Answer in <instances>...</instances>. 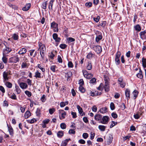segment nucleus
Instances as JSON below:
<instances>
[{
  "mask_svg": "<svg viewBox=\"0 0 146 146\" xmlns=\"http://www.w3.org/2000/svg\"><path fill=\"white\" fill-rule=\"evenodd\" d=\"M39 48L38 50L40 51V54L42 57L44 56V52L46 50V48L45 46L41 43H38Z\"/></svg>",
  "mask_w": 146,
  "mask_h": 146,
  "instance_id": "f257e3e1",
  "label": "nucleus"
},
{
  "mask_svg": "<svg viewBox=\"0 0 146 146\" xmlns=\"http://www.w3.org/2000/svg\"><path fill=\"white\" fill-rule=\"evenodd\" d=\"M92 48L97 54L100 53L102 51V48L101 46L99 45L93 46Z\"/></svg>",
  "mask_w": 146,
  "mask_h": 146,
  "instance_id": "f03ea898",
  "label": "nucleus"
},
{
  "mask_svg": "<svg viewBox=\"0 0 146 146\" xmlns=\"http://www.w3.org/2000/svg\"><path fill=\"white\" fill-rule=\"evenodd\" d=\"M58 113L59 114V117L60 119H63L65 118V116L66 115V112L63 110H59Z\"/></svg>",
  "mask_w": 146,
  "mask_h": 146,
  "instance_id": "7ed1b4c3",
  "label": "nucleus"
},
{
  "mask_svg": "<svg viewBox=\"0 0 146 146\" xmlns=\"http://www.w3.org/2000/svg\"><path fill=\"white\" fill-rule=\"evenodd\" d=\"M117 81L118 83L120 85V86L122 88H124L125 86V83L123 80V78L122 77H120L118 78Z\"/></svg>",
  "mask_w": 146,
  "mask_h": 146,
  "instance_id": "20e7f679",
  "label": "nucleus"
},
{
  "mask_svg": "<svg viewBox=\"0 0 146 146\" xmlns=\"http://www.w3.org/2000/svg\"><path fill=\"white\" fill-rule=\"evenodd\" d=\"M82 72L84 76L88 79H90L93 76V75L91 73H88L86 70H83Z\"/></svg>",
  "mask_w": 146,
  "mask_h": 146,
  "instance_id": "39448f33",
  "label": "nucleus"
},
{
  "mask_svg": "<svg viewBox=\"0 0 146 146\" xmlns=\"http://www.w3.org/2000/svg\"><path fill=\"white\" fill-rule=\"evenodd\" d=\"M110 118L108 116H104L102 118V120L100 121V123L103 124H107Z\"/></svg>",
  "mask_w": 146,
  "mask_h": 146,
  "instance_id": "423d86ee",
  "label": "nucleus"
},
{
  "mask_svg": "<svg viewBox=\"0 0 146 146\" xmlns=\"http://www.w3.org/2000/svg\"><path fill=\"white\" fill-rule=\"evenodd\" d=\"M8 73L6 71H4L3 72V82L8 81L10 78V77L8 76Z\"/></svg>",
  "mask_w": 146,
  "mask_h": 146,
  "instance_id": "0eeeda50",
  "label": "nucleus"
},
{
  "mask_svg": "<svg viewBox=\"0 0 146 146\" xmlns=\"http://www.w3.org/2000/svg\"><path fill=\"white\" fill-rule=\"evenodd\" d=\"M5 46V48L3 50V55H5L6 54H9L11 51L12 49L9 47H7L4 44Z\"/></svg>",
  "mask_w": 146,
  "mask_h": 146,
  "instance_id": "6e6552de",
  "label": "nucleus"
},
{
  "mask_svg": "<svg viewBox=\"0 0 146 146\" xmlns=\"http://www.w3.org/2000/svg\"><path fill=\"white\" fill-rule=\"evenodd\" d=\"M19 59L17 56H14L10 58L9 62L16 63L19 62Z\"/></svg>",
  "mask_w": 146,
  "mask_h": 146,
  "instance_id": "1a4fd4ad",
  "label": "nucleus"
},
{
  "mask_svg": "<svg viewBox=\"0 0 146 146\" xmlns=\"http://www.w3.org/2000/svg\"><path fill=\"white\" fill-rule=\"evenodd\" d=\"M102 38V33L99 32H98V34H96V41L98 43L99 41L101 40Z\"/></svg>",
  "mask_w": 146,
  "mask_h": 146,
  "instance_id": "9d476101",
  "label": "nucleus"
},
{
  "mask_svg": "<svg viewBox=\"0 0 146 146\" xmlns=\"http://www.w3.org/2000/svg\"><path fill=\"white\" fill-rule=\"evenodd\" d=\"M113 137L110 134L106 138V143L108 145H109L112 142Z\"/></svg>",
  "mask_w": 146,
  "mask_h": 146,
  "instance_id": "9b49d317",
  "label": "nucleus"
},
{
  "mask_svg": "<svg viewBox=\"0 0 146 146\" xmlns=\"http://www.w3.org/2000/svg\"><path fill=\"white\" fill-rule=\"evenodd\" d=\"M52 37L55 42H59L60 41L61 39L60 37H58V35L56 33H54L53 34Z\"/></svg>",
  "mask_w": 146,
  "mask_h": 146,
  "instance_id": "f8f14e48",
  "label": "nucleus"
},
{
  "mask_svg": "<svg viewBox=\"0 0 146 146\" xmlns=\"http://www.w3.org/2000/svg\"><path fill=\"white\" fill-rule=\"evenodd\" d=\"M130 90L129 89H126L125 91V94L126 97L127 101L130 98Z\"/></svg>",
  "mask_w": 146,
  "mask_h": 146,
  "instance_id": "ddd939ff",
  "label": "nucleus"
},
{
  "mask_svg": "<svg viewBox=\"0 0 146 146\" xmlns=\"http://www.w3.org/2000/svg\"><path fill=\"white\" fill-rule=\"evenodd\" d=\"M54 1V0H50L48 4V9L49 11H52L53 10L52 6Z\"/></svg>",
  "mask_w": 146,
  "mask_h": 146,
  "instance_id": "4468645a",
  "label": "nucleus"
},
{
  "mask_svg": "<svg viewBox=\"0 0 146 146\" xmlns=\"http://www.w3.org/2000/svg\"><path fill=\"white\" fill-rule=\"evenodd\" d=\"M65 77L67 78V81L70 80V78L72 76V73L71 72L69 71L67 73H65Z\"/></svg>",
  "mask_w": 146,
  "mask_h": 146,
  "instance_id": "2eb2a0df",
  "label": "nucleus"
},
{
  "mask_svg": "<svg viewBox=\"0 0 146 146\" xmlns=\"http://www.w3.org/2000/svg\"><path fill=\"white\" fill-rule=\"evenodd\" d=\"M102 116L100 114H96L94 116V119L96 121H100L102 120Z\"/></svg>",
  "mask_w": 146,
  "mask_h": 146,
  "instance_id": "dca6fc26",
  "label": "nucleus"
},
{
  "mask_svg": "<svg viewBox=\"0 0 146 146\" xmlns=\"http://www.w3.org/2000/svg\"><path fill=\"white\" fill-rule=\"evenodd\" d=\"M71 140L70 138L66 139L65 140L63 141L61 145V146H66L69 141Z\"/></svg>",
  "mask_w": 146,
  "mask_h": 146,
  "instance_id": "f3484780",
  "label": "nucleus"
},
{
  "mask_svg": "<svg viewBox=\"0 0 146 146\" xmlns=\"http://www.w3.org/2000/svg\"><path fill=\"white\" fill-rule=\"evenodd\" d=\"M107 111L108 109L106 107L102 108L99 110V111L102 113H104L107 112Z\"/></svg>",
  "mask_w": 146,
  "mask_h": 146,
  "instance_id": "a211bd4d",
  "label": "nucleus"
},
{
  "mask_svg": "<svg viewBox=\"0 0 146 146\" xmlns=\"http://www.w3.org/2000/svg\"><path fill=\"white\" fill-rule=\"evenodd\" d=\"M7 125L10 135H13V131L12 127L11 125L9 126L8 124Z\"/></svg>",
  "mask_w": 146,
  "mask_h": 146,
  "instance_id": "6ab92c4d",
  "label": "nucleus"
},
{
  "mask_svg": "<svg viewBox=\"0 0 146 146\" xmlns=\"http://www.w3.org/2000/svg\"><path fill=\"white\" fill-rule=\"evenodd\" d=\"M77 108L78 109V111H79V113L82 116H83V115H84V113H82L83 112V110L82 108L80 107V106L78 105L77 106Z\"/></svg>",
  "mask_w": 146,
  "mask_h": 146,
  "instance_id": "aec40b11",
  "label": "nucleus"
},
{
  "mask_svg": "<svg viewBox=\"0 0 146 146\" xmlns=\"http://www.w3.org/2000/svg\"><path fill=\"white\" fill-rule=\"evenodd\" d=\"M6 86L9 88H12V84L10 82L8 81H6L5 82H3Z\"/></svg>",
  "mask_w": 146,
  "mask_h": 146,
  "instance_id": "412c9836",
  "label": "nucleus"
},
{
  "mask_svg": "<svg viewBox=\"0 0 146 146\" xmlns=\"http://www.w3.org/2000/svg\"><path fill=\"white\" fill-rule=\"evenodd\" d=\"M136 76L137 77L140 79H141L143 78L142 72L140 68L139 69V72L137 74Z\"/></svg>",
  "mask_w": 146,
  "mask_h": 146,
  "instance_id": "4be33fe9",
  "label": "nucleus"
},
{
  "mask_svg": "<svg viewBox=\"0 0 146 146\" xmlns=\"http://www.w3.org/2000/svg\"><path fill=\"white\" fill-rule=\"evenodd\" d=\"M31 7V4L29 3L27 4L24 7L22 8V10L25 11H28Z\"/></svg>",
  "mask_w": 146,
  "mask_h": 146,
  "instance_id": "5701e85b",
  "label": "nucleus"
},
{
  "mask_svg": "<svg viewBox=\"0 0 146 146\" xmlns=\"http://www.w3.org/2000/svg\"><path fill=\"white\" fill-rule=\"evenodd\" d=\"M20 87L22 89L26 88H27V85L25 83L21 82L19 84Z\"/></svg>",
  "mask_w": 146,
  "mask_h": 146,
  "instance_id": "b1692460",
  "label": "nucleus"
},
{
  "mask_svg": "<svg viewBox=\"0 0 146 146\" xmlns=\"http://www.w3.org/2000/svg\"><path fill=\"white\" fill-rule=\"evenodd\" d=\"M26 52L27 50L25 48H22L20 49L18 52V53L19 54H23L26 53Z\"/></svg>",
  "mask_w": 146,
  "mask_h": 146,
  "instance_id": "393cba45",
  "label": "nucleus"
},
{
  "mask_svg": "<svg viewBox=\"0 0 146 146\" xmlns=\"http://www.w3.org/2000/svg\"><path fill=\"white\" fill-rule=\"evenodd\" d=\"M58 27V25L57 23H56L55 21H53L50 24L51 28H55L56 27Z\"/></svg>",
  "mask_w": 146,
  "mask_h": 146,
  "instance_id": "a878e982",
  "label": "nucleus"
},
{
  "mask_svg": "<svg viewBox=\"0 0 146 146\" xmlns=\"http://www.w3.org/2000/svg\"><path fill=\"white\" fill-rule=\"evenodd\" d=\"M139 93L138 92L135 90H134L133 92L132 93V94L133 95V96L134 98V99H135L138 96V94Z\"/></svg>",
  "mask_w": 146,
  "mask_h": 146,
  "instance_id": "bb28decb",
  "label": "nucleus"
},
{
  "mask_svg": "<svg viewBox=\"0 0 146 146\" xmlns=\"http://www.w3.org/2000/svg\"><path fill=\"white\" fill-rule=\"evenodd\" d=\"M92 68V63L91 62H88L87 66L86 68L87 70H90Z\"/></svg>",
  "mask_w": 146,
  "mask_h": 146,
  "instance_id": "cd10ccee",
  "label": "nucleus"
},
{
  "mask_svg": "<svg viewBox=\"0 0 146 146\" xmlns=\"http://www.w3.org/2000/svg\"><path fill=\"white\" fill-rule=\"evenodd\" d=\"M18 106L20 108V110L22 113H23L25 112L26 108V107L25 106L22 107L21 105L19 104Z\"/></svg>",
  "mask_w": 146,
  "mask_h": 146,
  "instance_id": "c85d7f7f",
  "label": "nucleus"
},
{
  "mask_svg": "<svg viewBox=\"0 0 146 146\" xmlns=\"http://www.w3.org/2000/svg\"><path fill=\"white\" fill-rule=\"evenodd\" d=\"M98 128L100 131H104L105 130L106 127V126L103 125H99Z\"/></svg>",
  "mask_w": 146,
  "mask_h": 146,
  "instance_id": "c756f323",
  "label": "nucleus"
},
{
  "mask_svg": "<svg viewBox=\"0 0 146 146\" xmlns=\"http://www.w3.org/2000/svg\"><path fill=\"white\" fill-rule=\"evenodd\" d=\"M134 27L135 30L138 32L140 31L141 30V27L139 24H137L134 26Z\"/></svg>",
  "mask_w": 146,
  "mask_h": 146,
  "instance_id": "7c9ffc66",
  "label": "nucleus"
},
{
  "mask_svg": "<svg viewBox=\"0 0 146 146\" xmlns=\"http://www.w3.org/2000/svg\"><path fill=\"white\" fill-rule=\"evenodd\" d=\"M64 135V133L62 131H59L57 133V136L60 138H61Z\"/></svg>",
  "mask_w": 146,
  "mask_h": 146,
  "instance_id": "2f4dec72",
  "label": "nucleus"
},
{
  "mask_svg": "<svg viewBox=\"0 0 146 146\" xmlns=\"http://www.w3.org/2000/svg\"><path fill=\"white\" fill-rule=\"evenodd\" d=\"M9 97L13 100H16L17 99V96L14 93H13L12 95H10L8 94Z\"/></svg>",
  "mask_w": 146,
  "mask_h": 146,
  "instance_id": "473e14b6",
  "label": "nucleus"
},
{
  "mask_svg": "<svg viewBox=\"0 0 146 146\" xmlns=\"http://www.w3.org/2000/svg\"><path fill=\"white\" fill-rule=\"evenodd\" d=\"M31 115V113L29 111H27L25 114V118L26 119L29 118Z\"/></svg>",
  "mask_w": 146,
  "mask_h": 146,
  "instance_id": "72a5a7b5",
  "label": "nucleus"
},
{
  "mask_svg": "<svg viewBox=\"0 0 146 146\" xmlns=\"http://www.w3.org/2000/svg\"><path fill=\"white\" fill-rule=\"evenodd\" d=\"M143 66L144 68L146 67V59L143 58L142 60Z\"/></svg>",
  "mask_w": 146,
  "mask_h": 146,
  "instance_id": "f704fd0d",
  "label": "nucleus"
},
{
  "mask_svg": "<svg viewBox=\"0 0 146 146\" xmlns=\"http://www.w3.org/2000/svg\"><path fill=\"white\" fill-rule=\"evenodd\" d=\"M28 65L25 62H23L21 65V68H27L28 67Z\"/></svg>",
  "mask_w": 146,
  "mask_h": 146,
  "instance_id": "c9c22d12",
  "label": "nucleus"
},
{
  "mask_svg": "<svg viewBox=\"0 0 146 146\" xmlns=\"http://www.w3.org/2000/svg\"><path fill=\"white\" fill-rule=\"evenodd\" d=\"M106 21H102V22H100L99 26H101L104 27L106 24Z\"/></svg>",
  "mask_w": 146,
  "mask_h": 146,
  "instance_id": "e433bc0d",
  "label": "nucleus"
},
{
  "mask_svg": "<svg viewBox=\"0 0 146 146\" xmlns=\"http://www.w3.org/2000/svg\"><path fill=\"white\" fill-rule=\"evenodd\" d=\"M37 67H38V68L40 69L42 72H45V69L44 68H43V66L40 64H38L37 65Z\"/></svg>",
  "mask_w": 146,
  "mask_h": 146,
  "instance_id": "4c0bfd02",
  "label": "nucleus"
},
{
  "mask_svg": "<svg viewBox=\"0 0 146 146\" xmlns=\"http://www.w3.org/2000/svg\"><path fill=\"white\" fill-rule=\"evenodd\" d=\"M2 59V61L5 64H6L7 63L8 59L5 55H3Z\"/></svg>",
  "mask_w": 146,
  "mask_h": 146,
  "instance_id": "58836bf2",
  "label": "nucleus"
},
{
  "mask_svg": "<svg viewBox=\"0 0 146 146\" xmlns=\"http://www.w3.org/2000/svg\"><path fill=\"white\" fill-rule=\"evenodd\" d=\"M15 90L16 92L18 94H19L21 92V90L19 87L17 86H15Z\"/></svg>",
  "mask_w": 146,
  "mask_h": 146,
  "instance_id": "ea45409f",
  "label": "nucleus"
},
{
  "mask_svg": "<svg viewBox=\"0 0 146 146\" xmlns=\"http://www.w3.org/2000/svg\"><path fill=\"white\" fill-rule=\"evenodd\" d=\"M47 4V1H46L42 4V7L44 9H46V6Z\"/></svg>",
  "mask_w": 146,
  "mask_h": 146,
  "instance_id": "a19ab883",
  "label": "nucleus"
},
{
  "mask_svg": "<svg viewBox=\"0 0 146 146\" xmlns=\"http://www.w3.org/2000/svg\"><path fill=\"white\" fill-rule=\"evenodd\" d=\"M103 89L104 88L106 92H108L110 90L109 85L107 86H104L103 87Z\"/></svg>",
  "mask_w": 146,
  "mask_h": 146,
  "instance_id": "79ce46f5",
  "label": "nucleus"
},
{
  "mask_svg": "<svg viewBox=\"0 0 146 146\" xmlns=\"http://www.w3.org/2000/svg\"><path fill=\"white\" fill-rule=\"evenodd\" d=\"M85 5L88 8L91 7L92 6V3L91 2L86 3L85 4Z\"/></svg>",
  "mask_w": 146,
  "mask_h": 146,
  "instance_id": "37998d69",
  "label": "nucleus"
},
{
  "mask_svg": "<svg viewBox=\"0 0 146 146\" xmlns=\"http://www.w3.org/2000/svg\"><path fill=\"white\" fill-rule=\"evenodd\" d=\"M121 55V52L119 51H117L115 54V58H119Z\"/></svg>",
  "mask_w": 146,
  "mask_h": 146,
  "instance_id": "c03bdc74",
  "label": "nucleus"
},
{
  "mask_svg": "<svg viewBox=\"0 0 146 146\" xmlns=\"http://www.w3.org/2000/svg\"><path fill=\"white\" fill-rule=\"evenodd\" d=\"M55 111V110L54 108L50 109L49 110V113L50 115H52Z\"/></svg>",
  "mask_w": 146,
  "mask_h": 146,
  "instance_id": "a18cd8bd",
  "label": "nucleus"
},
{
  "mask_svg": "<svg viewBox=\"0 0 146 146\" xmlns=\"http://www.w3.org/2000/svg\"><path fill=\"white\" fill-rule=\"evenodd\" d=\"M79 90L82 93H84L85 92V89L82 86H80Z\"/></svg>",
  "mask_w": 146,
  "mask_h": 146,
  "instance_id": "49530a36",
  "label": "nucleus"
},
{
  "mask_svg": "<svg viewBox=\"0 0 146 146\" xmlns=\"http://www.w3.org/2000/svg\"><path fill=\"white\" fill-rule=\"evenodd\" d=\"M60 127L62 129H64L66 128V125L64 123H62L60 125Z\"/></svg>",
  "mask_w": 146,
  "mask_h": 146,
  "instance_id": "de8ad7c7",
  "label": "nucleus"
},
{
  "mask_svg": "<svg viewBox=\"0 0 146 146\" xmlns=\"http://www.w3.org/2000/svg\"><path fill=\"white\" fill-rule=\"evenodd\" d=\"M12 37L14 40H18L19 38L18 35L16 33L14 34Z\"/></svg>",
  "mask_w": 146,
  "mask_h": 146,
  "instance_id": "09e8293b",
  "label": "nucleus"
},
{
  "mask_svg": "<svg viewBox=\"0 0 146 146\" xmlns=\"http://www.w3.org/2000/svg\"><path fill=\"white\" fill-rule=\"evenodd\" d=\"M115 62L116 65H119L120 63L119 58H115Z\"/></svg>",
  "mask_w": 146,
  "mask_h": 146,
  "instance_id": "8fccbe9b",
  "label": "nucleus"
},
{
  "mask_svg": "<svg viewBox=\"0 0 146 146\" xmlns=\"http://www.w3.org/2000/svg\"><path fill=\"white\" fill-rule=\"evenodd\" d=\"M110 108L111 110H114L115 108V105L113 102H111L110 104Z\"/></svg>",
  "mask_w": 146,
  "mask_h": 146,
  "instance_id": "3c124183",
  "label": "nucleus"
},
{
  "mask_svg": "<svg viewBox=\"0 0 146 146\" xmlns=\"http://www.w3.org/2000/svg\"><path fill=\"white\" fill-rule=\"evenodd\" d=\"M111 116L114 119H116L117 117V115L116 113L115 112H113L111 114Z\"/></svg>",
  "mask_w": 146,
  "mask_h": 146,
  "instance_id": "603ef678",
  "label": "nucleus"
},
{
  "mask_svg": "<svg viewBox=\"0 0 146 146\" xmlns=\"http://www.w3.org/2000/svg\"><path fill=\"white\" fill-rule=\"evenodd\" d=\"M46 96L44 94L42 95V96L41 97V98H40L42 102H45L46 100Z\"/></svg>",
  "mask_w": 146,
  "mask_h": 146,
  "instance_id": "864d4df0",
  "label": "nucleus"
},
{
  "mask_svg": "<svg viewBox=\"0 0 146 146\" xmlns=\"http://www.w3.org/2000/svg\"><path fill=\"white\" fill-rule=\"evenodd\" d=\"M71 114L72 115V117L73 118H75L77 117L76 113L75 112L72 111L71 112Z\"/></svg>",
  "mask_w": 146,
  "mask_h": 146,
  "instance_id": "5fc2aeb1",
  "label": "nucleus"
},
{
  "mask_svg": "<svg viewBox=\"0 0 146 146\" xmlns=\"http://www.w3.org/2000/svg\"><path fill=\"white\" fill-rule=\"evenodd\" d=\"M82 137L84 139H87L88 137V135L87 133H84L82 135Z\"/></svg>",
  "mask_w": 146,
  "mask_h": 146,
  "instance_id": "6e6d98bb",
  "label": "nucleus"
},
{
  "mask_svg": "<svg viewBox=\"0 0 146 146\" xmlns=\"http://www.w3.org/2000/svg\"><path fill=\"white\" fill-rule=\"evenodd\" d=\"M68 65L69 68H72L73 67V63L71 61L68 62Z\"/></svg>",
  "mask_w": 146,
  "mask_h": 146,
  "instance_id": "4d7b16f0",
  "label": "nucleus"
},
{
  "mask_svg": "<svg viewBox=\"0 0 146 146\" xmlns=\"http://www.w3.org/2000/svg\"><path fill=\"white\" fill-rule=\"evenodd\" d=\"M67 40L68 41H69L70 42H74L75 41V39L74 38L71 37H68V38H67Z\"/></svg>",
  "mask_w": 146,
  "mask_h": 146,
  "instance_id": "13d9d810",
  "label": "nucleus"
},
{
  "mask_svg": "<svg viewBox=\"0 0 146 146\" xmlns=\"http://www.w3.org/2000/svg\"><path fill=\"white\" fill-rule=\"evenodd\" d=\"M67 46V45L65 44H61L60 45V47L62 49H64Z\"/></svg>",
  "mask_w": 146,
  "mask_h": 146,
  "instance_id": "bf43d9fd",
  "label": "nucleus"
},
{
  "mask_svg": "<svg viewBox=\"0 0 146 146\" xmlns=\"http://www.w3.org/2000/svg\"><path fill=\"white\" fill-rule=\"evenodd\" d=\"M84 82L83 79H80L79 80V84L80 86H82L84 84Z\"/></svg>",
  "mask_w": 146,
  "mask_h": 146,
  "instance_id": "052dcab7",
  "label": "nucleus"
},
{
  "mask_svg": "<svg viewBox=\"0 0 146 146\" xmlns=\"http://www.w3.org/2000/svg\"><path fill=\"white\" fill-rule=\"evenodd\" d=\"M100 18V17L99 16H98L96 18H94L93 19L94 21H95L97 23L99 21Z\"/></svg>",
  "mask_w": 146,
  "mask_h": 146,
  "instance_id": "680f3d73",
  "label": "nucleus"
},
{
  "mask_svg": "<svg viewBox=\"0 0 146 146\" xmlns=\"http://www.w3.org/2000/svg\"><path fill=\"white\" fill-rule=\"evenodd\" d=\"M95 135V133H93L92 132H91L90 133V139H93L94 137V136Z\"/></svg>",
  "mask_w": 146,
  "mask_h": 146,
  "instance_id": "e2e57ef3",
  "label": "nucleus"
},
{
  "mask_svg": "<svg viewBox=\"0 0 146 146\" xmlns=\"http://www.w3.org/2000/svg\"><path fill=\"white\" fill-rule=\"evenodd\" d=\"M57 60L58 62L59 63H62V59L60 55H58V56Z\"/></svg>",
  "mask_w": 146,
  "mask_h": 146,
  "instance_id": "0e129e2a",
  "label": "nucleus"
},
{
  "mask_svg": "<svg viewBox=\"0 0 146 146\" xmlns=\"http://www.w3.org/2000/svg\"><path fill=\"white\" fill-rule=\"evenodd\" d=\"M92 56H93V54L92 53H89L87 55V56H86V57L87 58L90 59L92 58Z\"/></svg>",
  "mask_w": 146,
  "mask_h": 146,
  "instance_id": "69168bd1",
  "label": "nucleus"
},
{
  "mask_svg": "<svg viewBox=\"0 0 146 146\" xmlns=\"http://www.w3.org/2000/svg\"><path fill=\"white\" fill-rule=\"evenodd\" d=\"M96 82V79L95 78H92L90 80V83L93 84L95 83Z\"/></svg>",
  "mask_w": 146,
  "mask_h": 146,
  "instance_id": "338daca9",
  "label": "nucleus"
},
{
  "mask_svg": "<svg viewBox=\"0 0 146 146\" xmlns=\"http://www.w3.org/2000/svg\"><path fill=\"white\" fill-rule=\"evenodd\" d=\"M48 56L50 58L52 59L54 56V55L52 52H51L50 53H49Z\"/></svg>",
  "mask_w": 146,
  "mask_h": 146,
  "instance_id": "774afa93",
  "label": "nucleus"
}]
</instances>
